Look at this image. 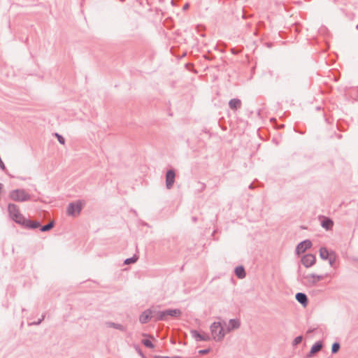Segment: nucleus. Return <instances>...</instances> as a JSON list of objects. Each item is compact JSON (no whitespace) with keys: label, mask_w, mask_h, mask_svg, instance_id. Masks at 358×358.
Listing matches in <instances>:
<instances>
[{"label":"nucleus","mask_w":358,"mask_h":358,"mask_svg":"<svg viewBox=\"0 0 358 358\" xmlns=\"http://www.w3.org/2000/svg\"><path fill=\"white\" fill-rule=\"evenodd\" d=\"M10 200L16 202H25L31 199V195L24 189H15L8 194Z\"/></svg>","instance_id":"obj_1"},{"label":"nucleus","mask_w":358,"mask_h":358,"mask_svg":"<svg viewBox=\"0 0 358 358\" xmlns=\"http://www.w3.org/2000/svg\"><path fill=\"white\" fill-rule=\"evenodd\" d=\"M8 211L10 219L15 222L21 224L24 223V217L20 211V208L16 204L9 203L8 205Z\"/></svg>","instance_id":"obj_2"},{"label":"nucleus","mask_w":358,"mask_h":358,"mask_svg":"<svg viewBox=\"0 0 358 358\" xmlns=\"http://www.w3.org/2000/svg\"><path fill=\"white\" fill-rule=\"evenodd\" d=\"M210 330L213 339L217 341L222 340L227 334L220 322L213 323L210 326Z\"/></svg>","instance_id":"obj_3"},{"label":"nucleus","mask_w":358,"mask_h":358,"mask_svg":"<svg viewBox=\"0 0 358 358\" xmlns=\"http://www.w3.org/2000/svg\"><path fill=\"white\" fill-rule=\"evenodd\" d=\"M331 278V275L329 273L322 274V275H316L314 273L308 274L303 276L306 282L311 286H315L317 283L327 278Z\"/></svg>","instance_id":"obj_4"},{"label":"nucleus","mask_w":358,"mask_h":358,"mask_svg":"<svg viewBox=\"0 0 358 358\" xmlns=\"http://www.w3.org/2000/svg\"><path fill=\"white\" fill-rule=\"evenodd\" d=\"M83 207V203L80 201H77L75 203H70L67 208V214L71 216H76L80 214Z\"/></svg>","instance_id":"obj_5"},{"label":"nucleus","mask_w":358,"mask_h":358,"mask_svg":"<svg viewBox=\"0 0 358 358\" xmlns=\"http://www.w3.org/2000/svg\"><path fill=\"white\" fill-rule=\"evenodd\" d=\"M181 312L178 309H169L166 310L160 313L159 319L160 320H166L167 316L178 317L180 315Z\"/></svg>","instance_id":"obj_6"},{"label":"nucleus","mask_w":358,"mask_h":358,"mask_svg":"<svg viewBox=\"0 0 358 358\" xmlns=\"http://www.w3.org/2000/svg\"><path fill=\"white\" fill-rule=\"evenodd\" d=\"M301 262L306 268H309L315 264V257L312 254H307L301 258Z\"/></svg>","instance_id":"obj_7"},{"label":"nucleus","mask_w":358,"mask_h":358,"mask_svg":"<svg viewBox=\"0 0 358 358\" xmlns=\"http://www.w3.org/2000/svg\"><path fill=\"white\" fill-rule=\"evenodd\" d=\"M176 174L174 171L169 170L166 174V188L170 189L175 182Z\"/></svg>","instance_id":"obj_8"},{"label":"nucleus","mask_w":358,"mask_h":358,"mask_svg":"<svg viewBox=\"0 0 358 358\" xmlns=\"http://www.w3.org/2000/svg\"><path fill=\"white\" fill-rule=\"evenodd\" d=\"M312 246V243L309 240H306L301 242L296 247V253L301 254L304 252L307 249Z\"/></svg>","instance_id":"obj_9"},{"label":"nucleus","mask_w":358,"mask_h":358,"mask_svg":"<svg viewBox=\"0 0 358 358\" xmlns=\"http://www.w3.org/2000/svg\"><path fill=\"white\" fill-rule=\"evenodd\" d=\"M192 336L197 341H206L210 340V336L207 334H200L196 330H193L191 331Z\"/></svg>","instance_id":"obj_10"},{"label":"nucleus","mask_w":358,"mask_h":358,"mask_svg":"<svg viewBox=\"0 0 358 358\" xmlns=\"http://www.w3.org/2000/svg\"><path fill=\"white\" fill-rule=\"evenodd\" d=\"M151 311L150 310H146L141 313L139 317V321L142 324L147 323L149 320L151 318Z\"/></svg>","instance_id":"obj_11"},{"label":"nucleus","mask_w":358,"mask_h":358,"mask_svg":"<svg viewBox=\"0 0 358 358\" xmlns=\"http://www.w3.org/2000/svg\"><path fill=\"white\" fill-rule=\"evenodd\" d=\"M229 106L231 110H236L241 107V101L238 99H232L229 101Z\"/></svg>","instance_id":"obj_12"},{"label":"nucleus","mask_w":358,"mask_h":358,"mask_svg":"<svg viewBox=\"0 0 358 358\" xmlns=\"http://www.w3.org/2000/svg\"><path fill=\"white\" fill-rule=\"evenodd\" d=\"M22 225L31 229H36L40 227V223L36 221H31L24 219V223L22 224Z\"/></svg>","instance_id":"obj_13"},{"label":"nucleus","mask_w":358,"mask_h":358,"mask_svg":"<svg viewBox=\"0 0 358 358\" xmlns=\"http://www.w3.org/2000/svg\"><path fill=\"white\" fill-rule=\"evenodd\" d=\"M240 326V322L237 320H230L228 327L227 328L226 333L229 332L232 329H238Z\"/></svg>","instance_id":"obj_14"},{"label":"nucleus","mask_w":358,"mask_h":358,"mask_svg":"<svg viewBox=\"0 0 358 358\" xmlns=\"http://www.w3.org/2000/svg\"><path fill=\"white\" fill-rule=\"evenodd\" d=\"M296 299L300 303H301L303 306H306L308 303L307 296L303 293H297L296 294Z\"/></svg>","instance_id":"obj_15"},{"label":"nucleus","mask_w":358,"mask_h":358,"mask_svg":"<svg viewBox=\"0 0 358 358\" xmlns=\"http://www.w3.org/2000/svg\"><path fill=\"white\" fill-rule=\"evenodd\" d=\"M235 274L240 279L244 278L245 277V271L244 268L241 266H237L235 268Z\"/></svg>","instance_id":"obj_16"},{"label":"nucleus","mask_w":358,"mask_h":358,"mask_svg":"<svg viewBox=\"0 0 358 358\" xmlns=\"http://www.w3.org/2000/svg\"><path fill=\"white\" fill-rule=\"evenodd\" d=\"M333 221L329 218H324L322 221V227L326 229L327 230L331 229L333 227Z\"/></svg>","instance_id":"obj_17"},{"label":"nucleus","mask_w":358,"mask_h":358,"mask_svg":"<svg viewBox=\"0 0 358 358\" xmlns=\"http://www.w3.org/2000/svg\"><path fill=\"white\" fill-rule=\"evenodd\" d=\"M322 343L320 342H317L312 346L310 353L312 355L315 354V353L319 352L322 349Z\"/></svg>","instance_id":"obj_18"},{"label":"nucleus","mask_w":358,"mask_h":358,"mask_svg":"<svg viewBox=\"0 0 358 358\" xmlns=\"http://www.w3.org/2000/svg\"><path fill=\"white\" fill-rule=\"evenodd\" d=\"M329 251L326 248H321L320 250V256L322 259H327L329 258Z\"/></svg>","instance_id":"obj_19"},{"label":"nucleus","mask_w":358,"mask_h":358,"mask_svg":"<svg viewBox=\"0 0 358 358\" xmlns=\"http://www.w3.org/2000/svg\"><path fill=\"white\" fill-rule=\"evenodd\" d=\"M107 324H108V326L109 327H113V328H115V329H119L120 331H124L125 330V328L122 324H115V323H113V322H109Z\"/></svg>","instance_id":"obj_20"},{"label":"nucleus","mask_w":358,"mask_h":358,"mask_svg":"<svg viewBox=\"0 0 358 358\" xmlns=\"http://www.w3.org/2000/svg\"><path fill=\"white\" fill-rule=\"evenodd\" d=\"M53 227H54V222L52 221L50 223H48V224L43 226L41 228V231H48V230L51 229Z\"/></svg>","instance_id":"obj_21"},{"label":"nucleus","mask_w":358,"mask_h":358,"mask_svg":"<svg viewBox=\"0 0 358 358\" xmlns=\"http://www.w3.org/2000/svg\"><path fill=\"white\" fill-rule=\"evenodd\" d=\"M142 343L147 348L152 349L154 348V345L152 344V341L149 339H143L142 340Z\"/></svg>","instance_id":"obj_22"},{"label":"nucleus","mask_w":358,"mask_h":358,"mask_svg":"<svg viewBox=\"0 0 358 358\" xmlns=\"http://www.w3.org/2000/svg\"><path fill=\"white\" fill-rule=\"evenodd\" d=\"M137 261V257L136 256H134L131 258H128L127 259H125L124 261V264H132V263H134Z\"/></svg>","instance_id":"obj_23"},{"label":"nucleus","mask_w":358,"mask_h":358,"mask_svg":"<svg viewBox=\"0 0 358 358\" xmlns=\"http://www.w3.org/2000/svg\"><path fill=\"white\" fill-rule=\"evenodd\" d=\"M340 349V344L338 343H334L332 345L331 351L333 353H336Z\"/></svg>","instance_id":"obj_24"},{"label":"nucleus","mask_w":358,"mask_h":358,"mask_svg":"<svg viewBox=\"0 0 358 358\" xmlns=\"http://www.w3.org/2000/svg\"><path fill=\"white\" fill-rule=\"evenodd\" d=\"M55 136L57 137V138L58 141H59L61 144L64 145V144L65 143V139L64 138V137H63V136H62L61 135H59V134H57V133H55Z\"/></svg>","instance_id":"obj_25"},{"label":"nucleus","mask_w":358,"mask_h":358,"mask_svg":"<svg viewBox=\"0 0 358 358\" xmlns=\"http://www.w3.org/2000/svg\"><path fill=\"white\" fill-rule=\"evenodd\" d=\"M302 341V336H297L293 341V345H296Z\"/></svg>","instance_id":"obj_26"},{"label":"nucleus","mask_w":358,"mask_h":358,"mask_svg":"<svg viewBox=\"0 0 358 358\" xmlns=\"http://www.w3.org/2000/svg\"><path fill=\"white\" fill-rule=\"evenodd\" d=\"M189 7V4L188 3H185L183 6V10H187Z\"/></svg>","instance_id":"obj_27"},{"label":"nucleus","mask_w":358,"mask_h":358,"mask_svg":"<svg viewBox=\"0 0 358 358\" xmlns=\"http://www.w3.org/2000/svg\"><path fill=\"white\" fill-rule=\"evenodd\" d=\"M43 318H44V316L43 315L41 319H40L37 322H34L33 324H40L41 322L43 320Z\"/></svg>","instance_id":"obj_28"},{"label":"nucleus","mask_w":358,"mask_h":358,"mask_svg":"<svg viewBox=\"0 0 358 358\" xmlns=\"http://www.w3.org/2000/svg\"><path fill=\"white\" fill-rule=\"evenodd\" d=\"M334 263V259H332L330 258L329 259V264H330V265L333 266Z\"/></svg>","instance_id":"obj_29"},{"label":"nucleus","mask_w":358,"mask_h":358,"mask_svg":"<svg viewBox=\"0 0 358 358\" xmlns=\"http://www.w3.org/2000/svg\"><path fill=\"white\" fill-rule=\"evenodd\" d=\"M208 352V350H200L199 352L201 353V354H205Z\"/></svg>","instance_id":"obj_30"},{"label":"nucleus","mask_w":358,"mask_h":358,"mask_svg":"<svg viewBox=\"0 0 358 358\" xmlns=\"http://www.w3.org/2000/svg\"><path fill=\"white\" fill-rule=\"evenodd\" d=\"M2 186H3L2 184L0 183V189H1Z\"/></svg>","instance_id":"obj_31"},{"label":"nucleus","mask_w":358,"mask_h":358,"mask_svg":"<svg viewBox=\"0 0 358 358\" xmlns=\"http://www.w3.org/2000/svg\"><path fill=\"white\" fill-rule=\"evenodd\" d=\"M356 28L358 29V24L357 25Z\"/></svg>","instance_id":"obj_32"},{"label":"nucleus","mask_w":358,"mask_h":358,"mask_svg":"<svg viewBox=\"0 0 358 358\" xmlns=\"http://www.w3.org/2000/svg\"><path fill=\"white\" fill-rule=\"evenodd\" d=\"M166 358H168V357H166Z\"/></svg>","instance_id":"obj_33"}]
</instances>
